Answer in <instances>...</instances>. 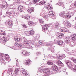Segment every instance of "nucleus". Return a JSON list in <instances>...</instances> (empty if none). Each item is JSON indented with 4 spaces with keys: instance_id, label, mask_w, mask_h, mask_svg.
I'll list each match as a JSON object with an SVG mask.
<instances>
[{
    "instance_id": "13d9d810",
    "label": "nucleus",
    "mask_w": 76,
    "mask_h": 76,
    "mask_svg": "<svg viewBox=\"0 0 76 76\" xmlns=\"http://www.w3.org/2000/svg\"><path fill=\"white\" fill-rule=\"evenodd\" d=\"M66 39H70V37L69 36H67L66 38Z\"/></svg>"
},
{
    "instance_id": "c9c22d12",
    "label": "nucleus",
    "mask_w": 76,
    "mask_h": 76,
    "mask_svg": "<svg viewBox=\"0 0 76 76\" xmlns=\"http://www.w3.org/2000/svg\"><path fill=\"white\" fill-rule=\"evenodd\" d=\"M8 71L11 72V74L12 73V72H13V68H10L8 70Z\"/></svg>"
},
{
    "instance_id": "cd10ccee",
    "label": "nucleus",
    "mask_w": 76,
    "mask_h": 76,
    "mask_svg": "<svg viewBox=\"0 0 76 76\" xmlns=\"http://www.w3.org/2000/svg\"><path fill=\"white\" fill-rule=\"evenodd\" d=\"M46 7L48 10H50L52 9V7L51 6H50V5H47Z\"/></svg>"
},
{
    "instance_id": "ddd939ff",
    "label": "nucleus",
    "mask_w": 76,
    "mask_h": 76,
    "mask_svg": "<svg viewBox=\"0 0 76 76\" xmlns=\"http://www.w3.org/2000/svg\"><path fill=\"white\" fill-rule=\"evenodd\" d=\"M53 43L52 42H49L46 44V46L47 47H51L50 48V50H52L51 48H52V45H53Z\"/></svg>"
},
{
    "instance_id": "4d7b16f0",
    "label": "nucleus",
    "mask_w": 76,
    "mask_h": 76,
    "mask_svg": "<svg viewBox=\"0 0 76 76\" xmlns=\"http://www.w3.org/2000/svg\"><path fill=\"white\" fill-rule=\"evenodd\" d=\"M65 52L66 53H70V51L68 50H65Z\"/></svg>"
},
{
    "instance_id": "338daca9",
    "label": "nucleus",
    "mask_w": 76,
    "mask_h": 76,
    "mask_svg": "<svg viewBox=\"0 0 76 76\" xmlns=\"http://www.w3.org/2000/svg\"><path fill=\"white\" fill-rule=\"evenodd\" d=\"M74 6H75L76 7V2L75 3V4H74Z\"/></svg>"
},
{
    "instance_id": "b1692460",
    "label": "nucleus",
    "mask_w": 76,
    "mask_h": 76,
    "mask_svg": "<svg viewBox=\"0 0 76 76\" xmlns=\"http://www.w3.org/2000/svg\"><path fill=\"white\" fill-rule=\"evenodd\" d=\"M34 32L32 30L29 31L28 32V34H29V36H32V35H34Z\"/></svg>"
},
{
    "instance_id": "603ef678",
    "label": "nucleus",
    "mask_w": 76,
    "mask_h": 76,
    "mask_svg": "<svg viewBox=\"0 0 76 76\" xmlns=\"http://www.w3.org/2000/svg\"><path fill=\"white\" fill-rule=\"evenodd\" d=\"M66 69H64H64H63V72H64V73H65V74H67H67L68 73H67V72H66Z\"/></svg>"
},
{
    "instance_id": "f3484780",
    "label": "nucleus",
    "mask_w": 76,
    "mask_h": 76,
    "mask_svg": "<svg viewBox=\"0 0 76 76\" xmlns=\"http://www.w3.org/2000/svg\"><path fill=\"white\" fill-rule=\"evenodd\" d=\"M61 31L63 33H66L69 32V30L67 28H63L61 29Z\"/></svg>"
},
{
    "instance_id": "3c124183",
    "label": "nucleus",
    "mask_w": 76,
    "mask_h": 76,
    "mask_svg": "<svg viewBox=\"0 0 76 76\" xmlns=\"http://www.w3.org/2000/svg\"><path fill=\"white\" fill-rule=\"evenodd\" d=\"M61 55L62 56V59L63 58H64L66 57V55H65L64 54H61Z\"/></svg>"
},
{
    "instance_id": "5701e85b",
    "label": "nucleus",
    "mask_w": 76,
    "mask_h": 76,
    "mask_svg": "<svg viewBox=\"0 0 76 76\" xmlns=\"http://www.w3.org/2000/svg\"><path fill=\"white\" fill-rule=\"evenodd\" d=\"M76 44V41H73L71 42V47H73L75 45V44Z\"/></svg>"
},
{
    "instance_id": "de8ad7c7",
    "label": "nucleus",
    "mask_w": 76,
    "mask_h": 76,
    "mask_svg": "<svg viewBox=\"0 0 76 76\" xmlns=\"http://www.w3.org/2000/svg\"><path fill=\"white\" fill-rule=\"evenodd\" d=\"M58 57L59 58V59H63L61 54L58 55Z\"/></svg>"
},
{
    "instance_id": "1a4fd4ad",
    "label": "nucleus",
    "mask_w": 76,
    "mask_h": 76,
    "mask_svg": "<svg viewBox=\"0 0 76 76\" xmlns=\"http://www.w3.org/2000/svg\"><path fill=\"white\" fill-rule=\"evenodd\" d=\"M64 25L65 26H66L68 28H70L71 27V24L69 21L64 22Z\"/></svg>"
},
{
    "instance_id": "ea45409f",
    "label": "nucleus",
    "mask_w": 76,
    "mask_h": 76,
    "mask_svg": "<svg viewBox=\"0 0 76 76\" xmlns=\"http://www.w3.org/2000/svg\"><path fill=\"white\" fill-rule=\"evenodd\" d=\"M43 17L44 18V19H45L46 20H48V16H47V15H45Z\"/></svg>"
},
{
    "instance_id": "c756f323",
    "label": "nucleus",
    "mask_w": 76,
    "mask_h": 76,
    "mask_svg": "<svg viewBox=\"0 0 76 76\" xmlns=\"http://www.w3.org/2000/svg\"><path fill=\"white\" fill-rule=\"evenodd\" d=\"M71 17V15H70L69 14L66 13V15L65 16V18H66V19H69V18H70Z\"/></svg>"
},
{
    "instance_id": "4c0bfd02",
    "label": "nucleus",
    "mask_w": 76,
    "mask_h": 76,
    "mask_svg": "<svg viewBox=\"0 0 76 76\" xmlns=\"http://www.w3.org/2000/svg\"><path fill=\"white\" fill-rule=\"evenodd\" d=\"M39 21L40 23L41 24H44V21L43 20H41V19H39Z\"/></svg>"
},
{
    "instance_id": "dca6fc26",
    "label": "nucleus",
    "mask_w": 76,
    "mask_h": 76,
    "mask_svg": "<svg viewBox=\"0 0 76 76\" xmlns=\"http://www.w3.org/2000/svg\"><path fill=\"white\" fill-rule=\"evenodd\" d=\"M31 62L32 61L30 60V59H28V60H26L25 62V63L24 64H26L27 65H29L31 64Z\"/></svg>"
},
{
    "instance_id": "412c9836",
    "label": "nucleus",
    "mask_w": 76,
    "mask_h": 76,
    "mask_svg": "<svg viewBox=\"0 0 76 76\" xmlns=\"http://www.w3.org/2000/svg\"><path fill=\"white\" fill-rule=\"evenodd\" d=\"M18 9L20 12H22L23 10V6H22V5L19 6L18 7Z\"/></svg>"
},
{
    "instance_id": "6e6d98bb",
    "label": "nucleus",
    "mask_w": 76,
    "mask_h": 76,
    "mask_svg": "<svg viewBox=\"0 0 76 76\" xmlns=\"http://www.w3.org/2000/svg\"><path fill=\"white\" fill-rule=\"evenodd\" d=\"M17 46L19 48H22V46L21 44H18L17 45Z\"/></svg>"
},
{
    "instance_id": "aec40b11",
    "label": "nucleus",
    "mask_w": 76,
    "mask_h": 76,
    "mask_svg": "<svg viewBox=\"0 0 76 76\" xmlns=\"http://www.w3.org/2000/svg\"><path fill=\"white\" fill-rule=\"evenodd\" d=\"M0 42L1 43H3V42H5L6 40H5V39L4 38L0 37Z\"/></svg>"
},
{
    "instance_id": "a19ab883",
    "label": "nucleus",
    "mask_w": 76,
    "mask_h": 76,
    "mask_svg": "<svg viewBox=\"0 0 76 76\" xmlns=\"http://www.w3.org/2000/svg\"><path fill=\"white\" fill-rule=\"evenodd\" d=\"M8 23L9 25H12V22L10 20H9L8 22Z\"/></svg>"
},
{
    "instance_id": "c03bdc74",
    "label": "nucleus",
    "mask_w": 76,
    "mask_h": 76,
    "mask_svg": "<svg viewBox=\"0 0 76 76\" xmlns=\"http://www.w3.org/2000/svg\"><path fill=\"white\" fill-rule=\"evenodd\" d=\"M43 28L48 29V25H47V24H46L43 26Z\"/></svg>"
},
{
    "instance_id": "69168bd1",
    "label": "nucleus",
    "mask_w": 76,
    "mask_h": 76,
    "mask_svg": "<svg viewBox=\"0 0 76 76\" xmlns=\"http://www.w3.org/2000/svg\"><path fill=\"white\" fill-rule=\"evenodd\" d=\"M11 9H13V10H15V8H11Z\"/></svg>"
},
{
    "instance_id": "79ce46f5",
    "label": "nucleus",
    "mask_w": 76,
    "mask_h": 76,
    "mask_svg": "<svg viewBox=\"0 0 76 76\" xmlns=\"http://www.w3.org/2000/svg\"><path fill=\"white\" fill-rule=\"evenodd\" d=\"M22 27H23V28H28V26H27L25 24H22Z\"/></svg>"
},
{
    "instance_id": "052dcab7",
    "label": "nucleus",
    "mask_w": 76,
    "mask_h": 76,
    "mask_svg": "<svg viewBox=\"0 0 76 76\" xmlns=\"http://www.w3.org/2000/svg\"><path fill=\"white\" fill-rule=\"evenodd\" d=\"M73 61L75 63H76V59H75Z\"/></svg>"
},
{
    "instance_id": "0e129e2a",
    "label": "nucleus",
    "mask_w": 76,
    "mask_h": 76,
    "mask_svg": "<svg viewBox=\"0 0 76 76\" xmlns=\"http://www.w3.org/2000/svg\"><path fill=\"white\" fill-rule=\"evenodd\" d=\"M48 35H50V36H51V34H50V32L48 33Z\"/></svg>"
},
{
    "instance_id": "774afa93",
    "label": "nucleus",
    "mask_w": 76,
    "mask_h": 76,
    "mask_svg": "<svg viewBox=\"0 0 76 76\" xmlns=\"http://www.w3.org/2000/svg\"><path fill=\"white\" fill-rule=\"evenodd\" d=\"M24 33H25V34H27V33H28V32H27V31H25L24 32Z\"/></svg>"
},
{
    "instance_id": "c85d7f7f",
    "label": "nucleus",
    "mask_w": 76,
    "mask_h": 76,
    "mask_svg": "<svg viewBox=\"0 0 76 76\" xmlns=\"http://www.w3.org/2000/svg\"><path fill=\"white\" fill-rule=\"evenodd\" d=\"M28 24L29 25V26H32L34 25V22L32 21H30L28 22Z\"/></svg>"
},
{
    "instance_id": "680f3d73",
    "label": "nucleus",
    "mask_w": 76,
    "mask_h": 76,
    "mask_svg": "<svg viewBox=\"0 0 76 76\" xmlns=\"http://www.w3.org/2000/svg\"><path fill=\"white\" fill-rule=\"evenodd\" d=\"M75 59L74 58H71V60L73 61Z\"/></svg>"
},
{
    "instance_id": "a878e982",
    "label": "nucleus",
    "mask_w": 76,
    "mask_h": 76,
    "mask_svg": "<svg viewBox=\"0 0 76 76\" xmlns=\"http://www.w3.org/2000/svg\"><path fill=\"white\" fill-rule=\"evenodd\" d=\"M0 63H1V64L3 65V66H4L6 64V62L5 61L3 60V59L1 60V61H0Z\"/></svg>"
},
{
    "instance_id": "bb28decb",
    "label": "nucleus",
    "mask_w": 76,
    "mask_h": 76,
    "mask_svg": "<svg viewBox=\"0 0 76 76\" xmlns=\"http://www.w3.org/2000/svg\"><path fill=\"white\" fill-rule=\"evenodd\" d=\"M27 11L29 13H31V12H34V10L33 9L31 8V9H28L27 10Z\"/></svg>"
},
{
    "instance_id": "a211bd4d",
    "label": "nucleus",
    "mask_w": 76,
    "mask_h": 76,
    "mask_svg": "<svg viewBox=\"0 0 76 76\" xmlns=\"http://www.w3.org/2000/svg\"><path fill=\"white\" fill-rule=\"evenodd\" d=\"M4 57L5 60H7V61H10V58L8 55L6 54Z\"/></svg>"
},
{
    "instance_id": "37998d69",
    "label": "nucleus",
    "mask_w": 76,
    "mask_h": 76,
    "mask_svg": "<svg viewBox=\"0 0 76 76\" xmlns=\"http://www.w3.org/2000/svg\"><path fill=\"white\" fill-rule=\"evenodd\" d=\"M45 15V14L44 13V12H41L40 16L43 17L44 16V15Z\"/></svg>"
},
{
    "instance_id": "473e14b6",
    "label": "nucleus",
    "mask_w": 76,
    "mask_h": 76,
    "mask_svg": "<svg viewBox=\"0 0 76 76\" xmlns=\"http://www.w3.org/2000/svg\"><path fill=\"white\" fill-rule=\"evenodd\" d=\"M20 69L16 68L15 69V73H19L20 72Z\"/></svg>"
},
{
    "instance_id": "bf43d9fd",
    "label": "nucleus",
    "mask_w": 76,
    "mask_h": 76,
    "mask_svg": "<svg viewBox=\"0 0 76 76\" xmlns=\"http://www.w3.org/2000/svg\"><path fill=\"white\" fill-rule=\"evenodd\" d=\"M51 52H52V53H54V49H52L51 50Z\"/></svg>"
},
{
    "instance_id": "6ab92c4d",
    "label": "nucleus",
    "mask_w": 76,
    "mask_h": 76,
    "mask_svg": "<svg viewBox=\"0 0 76 76\" xmlns=\"http://www.w3.org/2000/svg\"><path fill=\"white\" fill-rule=\"evenodd\" d=\"M57 64L58 65V66H61V67L63 66V63L60 61H57Z\"/></svg>"
},
{
    "instance_id": "58836bf2",
    "label": "nucleus",
    "mask_w": 76,
    "mask_h": 76,
    "mask_svg": "<svg viewBox=\"0 0 76 76\" xmlns=\"http://www.w3.org/2000/svg\"><path fill=\"white\" fill-rule=\"evenodd\" d=\"M20 3V0H16L15 1V2H14V3H15V4H17L18 3Z\"/></svg>"
},
{
    "instance_id": "4468645a",
    "label": "nucleus",
    "mask_w": 76,
    "mask_h": 76,
    "mask_svg": "<svg viewBox=\"0 0 76 76\" xmlns=\"http://www.w3.org/2000/svg\"><path fill=\"white\" fill-rule=\"evenodd\" d=\"M6 55L3 53H1L0 54V61H1V60H3L4 57H5ZM0 62H1V61H0Z\"/></svg>"
},
{
    "instance_id": "2eb2a0df",
    "label": "nucleus",
    "mask_w": 76,
    "mask_h": 76,
    "mask_svg": "<svg viewBox=\"0 0 76 76\" xmlns=\"http://www.w3.org/2000/svg\"><path fill=\"white\" fill-rule=\"evenodd\" d=\"M64 42L62 40H60L59 41H58L57 42V44L59 45H61V46H62L63 45Z\"/></svg>"
},
{
    "instance_id": "5fc2aeb1",
    "label": "nucleus",
    "mask_w": 76,
    "mask_h": 76,
    "mask_svg": "<svg viewBox=\"0 0 76 76\" xmlns=\"http://www.w3.org/2000/svg\"><path fill=\"white\" fill-rule=\"evenodd\" d=\"M38 45L39 46H40V47H41V46H42V43L41 42L38 43Z\"/></svg>"
},
{
    "instance_id": "f704fd0d",
    "label": "nucleus",
    "mask_w": 76,
    "mask_h": 76,
    "mask_svg": "<svg viewBox=\"0 0 76 76\" xmlns=\"http://www.w3.org/2000/svg\"><path fill=\"white\" fill-rule=\"evenodd\" d=\"M58 37L59 38H62V37H63V36H64V34L63 33H59L58 35Z\"/></svg>"
},
{
    "instance_id": "72a5a7b5",
    "label": "nucleus",
    "mask_w": 76,
    "mask_h": 76,
    "mask_svg": "<svg viewBox=\"0 0 76 76\" xmlns=\"http://www.w3.org/2000/svg\"><path fill=\"white\" fill-rule=\"evenodd\" d=\"M24 18L25 19H27V20H28V19H29V18H31V17H30V16L27 15H25L24 16Z\"/></svg>"
},
{
    "instance_id": "e433bc0d",
    "label": "nucleus",
    "mask_w": 76,
    "mask_h": 76,
    "mask_svg": "<svg viewBox=\"0 0 76 76\" xmlns=\"http://www.w3.org/2000/svg\"><path fill=\"white\" fill-rule=\"evenodd\" d=\"M39 38V35L34 37V39H35V40H37V39Z\"/></svg>"
},
{
    "instance_id": "864d4df0",
    "label": "nucleus",
    "mask_w": 76,
    "mask_h": 76,
    "mask_svg": "<svg viewBox=\"0 0 76 76\" xmlns=\"http://www.w3.org/2000/svg\"><path fill=\"white\" fill-rule=\"evenodd\" d=\"M11 15H15V12L14 11H12V12H10Z\"/></svg>"
},
{
    "instance_id": "6e6552de",
    "label": "nucleus",
    "mask_w": 76,
    "mask_h": 76,
    "mask_svg": "<svg viewBox=\"0 0 76 76\" xmlns=\"http://www.w3.org/2000/svg\"><path fill=\"white\" fill-rule=\"evenodd\" d=\"M71 38L73 41H76V34H72L71 36Z\"/></svg>"
},
{
    "instance_id": "39448f33",
    "label": "nucleus",
    "mask_w": 76,
    "mask_h": 76,
    "mask_svg": "<svg viewBox=\"0 0 76 76\" xmlns=\"http://www.w3.org/2000/svg\"><path fill=\"white\" fill-rule=\"evenodd\" d=\"M59 26V23H57L56 24H54L53 26H51L50 29H51L52 31H54V30H56V29L58 28V27Z\"/></svg>"
},
{
    "instance_id": "2f4dec72",
    "label": "nucleus",
    "mask_w": 76,
    "mask_h": 76,
    "mask_svg": "<svg viewBox=\"0 0 76 76\" xmlns=\"http://www.w3.org/2000/svg\"><path fill=\"white\" fill-rule=\"evenodd\" d=\"M56 4H58V5L61 6H64V5L63 4V2H60L58 3H57Z\"/></svg>"
},
{
    "instance_id": "20e7f679",
    "label": "nucleus",
    "mask_w": 76,
    "mask_h": 76,
    "mask_svg": "<svg viewBox=\"0 0 76 76\" xmlns=\"http://www.w3.org/2000/svg\"><path fill=\"white\" fill-rule=\"evenodd\" d=\"M48 16L50 18H51L53 19L56 18V14H55V12L52 11H49Z\"/></svg>"
},
{
    "instance_id": "393cba45",
    "label": "nucleus",
    "mask_w": 76,
    "mask_h": 76,
    "mask_svg": "<svg viewBox=\"0 0 76 76\" xmlns=\"http://www.w3.org/2000/svg\"><path fill=\"white\" fill-rule=\"evenodd\" d=\"M15 41L19 42V41H21V39H20V38H19L15 37Z\"/></svg>"
},
{
    "instance_id": "7c9ffc66",
    "label": "nucleus",
    "mask_w": 76,
    "mask_h": 76,
    "mask_svg": "<svg viewBox=\"0 0 76 76\" xmlns=\"http://www.w3.org/2000/svg\"><path fill=\"white\" fill-rule=\"evenodd\" d=\"M46 3V2L45 1H42L39 3V5H43L44 4H45Z\"/></svg>"
},
{
    "instance_id": "4be33fe9",
    "label": "nucleus",
    "mask_w": 76,
    "mask_h": 76,
    "mask_svg": "<svg viewBox=\"0 0 76 76\" xmlns=\"http://www.w3.org/2000/svg\"><path fill=\"white\" fill-rule=\"evenodd\" d=\"M1 8L3 9H6L7 7V5L3 4L1 5Z\"/></svg>"
},
{
    "instance_id": "7ed1b4c3",
    "label": "nucleus",
    "mask_w": 76,
    "mask_h": 76,
    "mask_svg": "<svg viewBox=\"0 0 76 76\" xmlns=\"http://www.w3.org/2000/svg\"><path fill=\"white\" fill-rule=\"evenodd\" d=\"M65 63L68 68L71 69L72 71L75 72H76V65H73V63L70 62V61L67 60L66 61Z\"/></svg>"
},
{
    "instance_id": "49530a36",
    "label": "nucleus",
    "mask_w": 76,
    "mask_h": 76,
    "mask_svg": "<svg viewBox=\"0 0 76 76\" xmlns=\"http://www.w3.org/2000/svg\"><path fill=\"white\" fill-rule=\"evenodd\" d=\"M39 1V0H33V3H38V1Z\"/></svg>"
},
{
    "instance_id": "423d86ee",
    "label": "nucleus",
    "mask_w": 76,
    "mask_h": 76,
    "mask_svg": "<svg viewBox=\"0 0 76 76\" xmlns=\"http://www.w3.org/2000/svg\"><path fill=\"white\" fill-rule=\"evenodd\" d=\"M52 70H51V74H54V72L57 71L58 70V67L56 65H54L52 66Z\"/></svg>"
},
{
    "instance_id": "f8f14e48",
    "label": "nucleus",
    "mask_w": 76,
    "mask_h": 76,
    "mask_svg": "<svg viewBox=\"0 0 76 76\" xmlns=\"http://www.w3.org/2000/svg\"><path fill=\"white\" fill-rule=\"evenodd\" d=\"M66 14L67 13H66L65 11H63L59 14V15L61 17H62V18H64L66 17Z\"/></svg>"
},
{
    "instance_id": "f257e3e1",
    "label": "nucleus",
    "mask_w": 76,
    "mask_h": 76,
    "mask_svg": "<svg viewBox=\"0 0 76 76\" xmlns=\"http://www.w3.org/2000/svg\"><path fill=\"white\" fill-rule=\"evenodd\" d=\"M22 40V41L23 42V45L24 46H25V47H26L27 48L33 49V48H35V47H38V45L35 46L34 45V43H35V42L34 40H32L31 41L29 42L26 39L25 37L23 38Z\"/></svg>"
},
{
    "instance_id": "0eeeda50",
    "label": "nucleus",
    "mask_w": 76,
    "mask_h": 76,
    "mask_svg": "<svg viewBox=\"0 0 76 76\" xmlns=\"http://www.w3.org/2000/svg\"><path fill=\"white\" fill-rule=\"evenodd\" d=\"M0 35L1 36L0 37H1L2 38H5V36H6V34L5 31L3 30L0 31Z\"/></svg>"
},
{
    "instance_id": "8fccbe9b",
    "label": "nucleus",
    "mask_w": 76,
    "mask_h": 76,
    "mask_svg": "<svg viewBox=\"0 0 76 76\" xmlns=\"http://www.w3.org/2000/svg\"><path fill=\"white\" fill-rule=\"evenodd\" d=\"M42 28V31L44 32H45L48 29L47 28H44V27Z\"/></svg>"
},
{
    "instance_id": "e2e57ef3",
    "label": "nucleus",
    "mask_w": 76,
    "mask_h": 76,
    "mask_svg": "<svg viewBox=\"0 0 76 76\" xmlns=\"http://www.w3.org/2000/svg\"><path fill=\"white\" fill-rule=\"evenodd\" d=\"M2 15V12H0V15ZM1 20V19H0V21Z\"/></svg>"
},
{
    "instance_id": "09e8293b",
    "label": "nucleus",
    "mask_w": 76,
    "mask_h": 76,
    "mask_svg": "<svg viewBox=\"0 0 76 76\" xmlns=\"http://www.w3.org/2000/svg\"><path fill=\"white\" fill-rule=\"evenodd\" d=\"M48 64V65H53V63L52 62L48 61L47 62Z\"/></svg>"
},
{
    "instance_id": "9b49d317",
    "label": "nucleus",
    "mask_w": 76,
    "mask_h": 76,
    "mask_svg": "<svg viewBox=\"0 0 76 76\" xmlns=\"http://www.w3.org/2000/svg\"><path fill=\"white\" fill-rule=\"evenodd\" d=\"M21 53L22 54H23L24 56H28L29 55V53L25 50L22 51Z\"/></svg>"
},
{
    "instance_id": "a18cd8bd",
    "label": "nucleus",
    "mask_w": 76,
    "mask_h": 76,
    "mask_svg": "<svg viewBox=\"0 0 76 76\" xmlns=\"http://www.w3.org/2000/svg\"><path fill=\"white\" fill-rule=\"evenodd\" d=\"M65 41L66 43H67V44H69L70 42H69V41H70V40L69 39H66L65 40Z\"/></svg>"
},
{
    "instance_id": "f03ea898",
    "label": "nucleus",
    "mask_w": 76,
    "mask_h": 76,
    "mask_svg": "<svg viewBox=\"0 0 76 76\" xmlns=\"http://www.w3.org/2000/svg\"><path fill=\"white\" fill-rule=\"evenodd\" d=\"M38 70L39 72L41 73L40 74L42 76H49V74H51L50 73L51 72H50V69L48 68L44 69V71L43 72V69L41 68H39L38 69Z\"/></svg>"
},
{
    "instance_id": "9d476101",
    "label": "nucleus",
    "mask_w": 76,
    "mask_h": 76,
    "mask_svg": "<svg viewBox=\"0 0 76 76\" xmlns=\"http://www.w3.org/2000/svg\"><path fill=\"white\" fill-rule=\"evenodd\" d=\"M20 72L22 73L23 75V76H27L28 75V73L26 70L25 69H21L20 70Z\"/></svg>"
}]
</instances>
